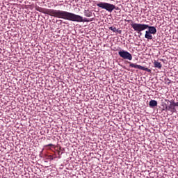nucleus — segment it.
<instances>
[{
    "label": "nucleus",
    "instance_id": "obj_1",
    "mask_svg": "<svg viewBox=\"0 0 178 178\" xmlns=\"http://www.w3.org/2000/svg\"><path fill=\"white\" fill-rule=\"evenodd\" d=\"M35 9L38 12H41L42 13L49 15V16H54V17H58V19H64L65 20H70L71 22H77L78 23L88 22L87 19H83V17L80 15H77L74 13L67 11L42 8L38 6H35Z\"/></svg>",
    "mask_w": 178,
    "mask_h": 178
},
{
    "label": "nucleus",
    "instance_id": "obj_2",
    "mask_svg": "<svg viewBox=\"0 0 178 178\" xmlns=\"http://www.w3.org/2000/svg\"><path fill=\"white\" fill-rule=\"evenodd\" d=\"M131 26L132 29H134V31H137L138 34L141 35V31H144V30H147V29H149L148 33L150 34H155L156 33V29L154 26H149L147 24H131Z\"/></svg>",
    "mask_w": 178,
    "mask_h": 178
},
{
    "label": "nucleus",
    "instance_id": "obj_3",
    "mask_svg": "<svg viewBox=\"0 0 178 178\" xmlns=\"http://www.w3.org/2000/svg\"><path fill=\"white\" fill-rule=\"evenodd\" d=\"M96 5L97 6H98V8H101V9H105L107 10V12L110 13H111L114 9L116 8V6H115V5L106 2H99L96 3Z\"/></svg>",
    "mask_w": 178,
    "mask_h": 178
},
{
    "label": "nucleus",
    "instance_id": "obj_4",
    "mask_svg": "<svg viewBox=\"0 0 178 178\" xmlns=\"http://www.w3.org/2000/svg\"><path fill=\"white\" fill-rule=\"evenodd\" d=\"M118 55L120 56V58H122V59L127 60H133V56L130 52L126 51V50H121L118 51Z\"/></svg>",
    "mask_w": 178,
    "mask_h": 178
},
{
    "label": "nucleus",
    "instance_id": "obj_5",
    "mask_svg": "<svg viewBox=\"0 0 178 178\" xmlns=\"http://www.w3.org/2000/svg\"><path fill=\"white\" fill-rule=\"evenodd\" d=\"M128 63H129V67H134V69H139L140 70H145V72H148V73H149L151 72L150 69H148L145 67H143L139 65H137L136 63H133L131 62H128Z\"/></svg>",
    "mask_w": 178,
    "mask_h": 178
},
{
    "label": "nucleus",
    "instance_id": "obj_6",
    "mask_svg": "<svg viewBox=\"0 0 178 178\" xmlns=\"http://www.w3.org/2000/svg\"><path fill=\"white\" fill-rule=\"evenodd\" d=\"M165 111H168L169 112H171V113H175V112H176V107L175 106L173 102H171L170 105L165 106Z\"/></svg>",
    "mask_w": 178,
    "mask_h": 178
},
{
    "label": "nucleus",
    "instance_id": "obj_7",
    "mask_svg": "<svg viewBox=\"0 0 178 178\" xmlns=\"http://www.w3.org/2000/svg\"><path fill=\"white\" fill-rule=\"evenodd\" d=\"M165 60L158 58L156 61V67L161 69L162 67L163 63H165Z\"/></svg>",
    "mask_w": 178,
    "mask_h": 178
},
{
    "label": "nucleus",
    "instance_id": "obj_8",
    "mask_svg": "<svg viewBox=\"0 0 178 178\" xmlns=\"http://www.w3.org/2000/svg\"><path fill=\"white\" fill-rule=\"evenodd\" d=\"M83 13L86 17H91L92 16V13L90 10H85Z\"/></svg>",
    "mask_w": 178,
    "mask_h": 178
},
{
    "label": "nucleus",
    "instance_id": "obj_9",
    "mask_svg": "<svg viewBox=\"0 0 178 178\" xmlns=\"http://www.w3.org/2000/svg\"><path fill=\"white\" fill-rule=\"evenodd\" d=\"M151 34H152V33H149V32H148V31H146L145 38H146L147 40H152V35H151Z\"/></svg>",
    "mask_w": 178,
    "mask_h": 178
},
{
    "label": "nucleus",
    "instance_id": "obj_10",
    "mask_svg": "<svg viewBox=\"0 0 178 178\" xmlns=\"http://www.w3.org/2000/svg\"><path fill=\"white\" fill-rule=\"evenodd\" d=\"M149 106L153 107V106H156V101L155 100H151L149 102Z\"/></svg>",
    "mask_w": 178,
    "mask_h": 178
},
{
    "label": "nucleus",
    "instance_id": "obj_11",
    "mask_svg": "<svg viewBox=\"0 0 178 178\" xmlns=\"http://www.w3.org/2000/svg\"><path fill=\"white\" fill-rule=\"evenodd\" d=\"M109 30H111V31H113V33H116V31H119V29H116V27L110 26Z\"/></svg>",
    "mask_w": 178,
    "mask_h": 178
},
{
    "label": "nucleus",
    "instance_id": "obj_12",
    "mask_svg": "<svg viewBox=\"0 0 178 178\" xmlns=\"http://www.w3.org/2000/svg\"><path fill=\"white\" fill-rule=\"evenodd\" d=\"M45 147H54V144L50 143V144H49V145H46Z\"/></svg>",
    "mask_w": 178,
    "mask_h": 178
},
{
    "label": "nucleus",
    "instance_id": "obj_13",
    "mask_svg": "<svg viewBox=\"0 0 178 178\" xmlns=\"http://www.w3.org/2000/svg\"><path fill=\"white\" fill-rule=\"evenodd\" d=\"M116 33H119V34H122V31L121 30H118V31H116Z\"/></svg>",
    "mask_w": 178,
    "mask_h": 178
},
{
    "label": "nucleus",
    "instance_id": "obj_14",
    "mask_svg": "<svg viewBox=\"0 0 178 178\" xmlns=\"http://www.w3.org/2000/svg\"><path fill=\"white\" fill-rule=\"evenodd\" d=\"M154 65L155 67H156V60H154Z\"/></svg>",
    "mask_w": 178,
    "mask_h": 178
},
{
    "label": "nucleus",
    "instance_id": "obj_15",
    "mask_svg": "<svg viewBox=\"0 0 178 178\" xmlns=\"http://www.w3.org/2000/svg\"><path fill=\"white\" fill-rule=\"evenodd\" d=\"M161 166H163V164H160Z\"/></svg>",
    "mask_w": 178,
    "mask_h": 178
},
{
    "label": "nucleus",
    "instance_id": "obj_16",
    "mask_svg": "<svg viewBox=\"0 0 178 178\" xmlns=\"http://www.w3.org/2000/svg\"><path fill=\"white\" fill-rule=\"evenodd\" d=\"M157 161H158V160H157ZM158 163H159V162H157V164H158Z\"/></svg>",
    "mask_w": 178,
    "mask_h": 178
},
{
    "label": "nucleus",
    "instance_id": "obj_17",
    "mask_svg": "<svg viewBox=\"0 0 178 178\" xmlns=\"http://www.w3.org/2000/svg\"><path fill=\"white\" fill-rule=\"evenodd\" d=\"M158 16H159V15H157V19H158Z\"/></svg>",
    "mask_w": 178,
    "mask_h": 178
}]
</instances>
